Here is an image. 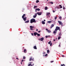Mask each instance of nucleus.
<instances>
[{
	"label": "nucleus",
	"instance_id": "1",
	"mask_svg": "<svg viewBox=\"0 0 66 66\" xmlns=\"http://www.w3.org/2000/svg\"><path fill=\"white\" fill-rule=\"evenodd\" d=\"M33 22H36V21L35 20V19H31L30 20V23H32Z\"/></svg>",
	"mask_w": 66,
	"mask_h": 66
},
{
	"label": "nucleus",
	"instance_id": "2",
	"mask_svg": "<svg viewBox=\"0 0 66 66\" xmlns=\"http://www.w3.org/2000/svg\"><path fill=\"white\" fill-rule=\"evenodd\" d=\"M55 30L57 31V30H59L60 31V27L57 26L56 27Z\"/></svg>",
	"mask_w": 66,
	"mask_h": 66
},
{
	"label": "nucleus",
	"instance_id": "3",
	"mask_svg": "<svg viewBox=\"0 0 66 66\" xmlns=\"http://www.w3.org/2000/svg\"><path fill=\"white\" fill-rule=\"evenodd\" d=\"M58 23H59V24H60L61 26H63V24L62 23V22L60 21H58Z\"/></svg>",
	"mask_w": 66,
	"mask_h": 66
},
{
	"label": "nucleus",
	"instance_id": "4",
	"mask_svg": "<svg viewBox=\"0 0 66 66\" xmlns=\"http://www.w3.org/2000/svg\"><path fill=\"white\" fill-rule=\"evenodd\" d=\"M30 30H33V28H34V26H30Z\"/></svg>",
	"mask_w": 66,
	"mask_h": 66
},
{
	"label": "nucleus",
	"instance_id": "5",
	"mask_svg": "<svg viewBox=\"0 0 66 66\" xmlns=\"http://www.w3.org/2000/svg\"><path fill=\"white\" fill-rule=\"evenodd\" d=\"M37 14H38V15H42V12H40V13L38 12L37 13Z\"/></svg>",
	"mask_w": 66,
	"mask_h": 66
},
{
	"label": "nucleus",
	"instance_id": "6",
	"mask_svg": "<svg viewBox=\"0 0 66 66\" xmlns=\"http://www.w3.org/2000/svg\"><path fill=\"white\" fill-rule=\"evenodd\" d=\"M57 30L55 29V30L53 32V33L54 34H56V32H57Z\"/></svg>",
	"mask_w": 66,
	"mask_h": 66
},
{
	"label": "nucleus",
	"instance_id": "7",
	"mask_svg": "<svg viewBox=\"0 0 66 66\" xmlns=\"http://www.w3.org/2000/svg\"><path fill=\"white\" fill-rule=\"evenodd\" d=\"M23 18V20L24 21H26V20H27V17H26L25 18Z\"/></svg>",
	"mask_w": 66,
	"mask_h": 66
},
{
	"label": "nucleus",
	"instance_id": "8",
	"mask_svg": "<svg viewBox=\"0 0 66 66\" xmlns=\"http://www.w3.org/2000/svg\"><path fill=\"white\" fill-rule=\"evenodd\" d=\"M44 39V37L41 38L40 39H39V40H40V41H43Z\"/></svg>",
	"mask_w": 66,
	"mask_h": 66
},
{
	"label": "nucleus",
	"instance_id": "9",
	"mask_svg": "<svg viewBox=\"0 0 66 66\" xmlns=\"http://www.w3.org/2000/svg\"><path fill=\"white\" fill-rule=\"evenodd\" d=\"M35 15H34L33 16V18H36V16H37V14L35 13Z\"/></svg>",
	"mask_w": 66,
	"mask_h": 66
},
{
	"label": "nucleus",
	"instance_id": "10",
	"mask_svg": "<svg viewBox=\"0 0 66 66\" xmlns=\"http://www.w3.org/2000/svg\"><path fill=\"white\" fill-rule=\"evenodd\" d=\"M54 25L53 24H52L51 25V29H52V27H54Z\"/></svg>",
	"mask_w": 66,
	"mask_h": 66
},
{
	"label": "nucleus",
	"instance_id": "11",
	"mask_svg": "<svg viewBox=\"0 0 66 66\" xmlns=\"http://www.w3.org/2000/svg\"><path fill=\"white\" fill-rule=\"evenodd\" d=\"M47 14H46V16H48V17H49V15H50V13H47Z\"/></svg>",
	"mask_w": 66,
	"mask_h": 66
},
{
	"label": "nucleus",
	"instance_id": "12",
	"mask_svg": "<svg viewBox=\"0 0 66 66\" xmlns=\"http://www.w3.org/2000/svg\"><path fill=\"white\" fill-rule=\"evenodd\" d=\"M37 33L36 32H35L34 33V36H36V35H37Z\"/></svg>",
	"mask_w": 66,
	"mask_h": 66
},
{
	"label": "nucleus",
	"instance_id": "13",
	"mask_svg": "<svg viewBox=\"0 0 66 66\" xmlns=\"http://www.w3.org/2000/svg\"><path fill=\"white\" fill-rule=\"evenodd\" d=\"M25 16H26V14H23V15L22 16V18H24Z\"/></svg>",
	"mask_w": 66,
	"mask_h": 66
},
{
	"label": "nucleus",
	"instance_id": "14",
	"mask_svg": "<svg viewBox=\"0 0 66 66\" xmlns=\"http://www.w3.org/2000/svg\"><path fill=\"white\" fill-rule=\"evenodd\" d=\"M48 3L49 4H53V3L52 2H49Z\"/></svg>",
	"mask_w": 66,
	"mask_h": 66
},
{
	"label": "nucleus",
	"instance_id": "15",
	"mask_svg": "<svg viewBox=\"0 0 66 66\" xmlns=\"http://www.w3.org/2000/svg\"><path fill=\"white\" fill-rule=\"evenodd\" d=\"M32 57H30V58L29 60V61H31V60H32Z\"/></svg>",
	"mask_w": 66,
	"mask_h": 66
},
{
	"label": "nucleus",
	"instance_id": "16",
	"mask_svg": "<svg viewBox=\"0 0 66 66\" xmlns=\"http://www.w3.org/2000/svg\"><path fill=\"white\" fill-rule=\"evenodd\" d=\"M52 22V21H48L47 22V23H51Z\"/></svg>",
	"mask_w": 66,
	"mask_h": 66
},
{
	"label": "nucleus",
	"instance_id": "17",
	"mask_svg": "<svg viewBox=\"0 0 66 66\" xmlns=\"http://www.w3.org/2000/svg\"><path fill=\"white\" fill-rule=\"evenodd\" d=\"M33 48H34V49H37V48L36 47V46H34V47H33Z\"/></svg>",
	"mask_w": 66,
	"mask_h": 66
},
{
	"label": "nucleus",
	"instance_id": "18",
	"mask_svg": "<svg viewBox=\"0 0 66 66\" xmlns=\"http://www.w3.org/2000/svg\"><path fill=\"white\" fill-rule=\"evenodd\" d=\"M42 23L43 24H45V23L44 21H42Z\"/></svg>",
	"mask_w": 66,
	"mask_h": 66
},
{
	"label": "nucleus",
	"instance_id": "19",
	"mask_svg": "<svg viewBox=\"0 0 66 66\" xmlns=\"http://www.w3.org/2000/svg\"><path fill=\"white\" fill-rule=\"evenodd\" d=\"M29 22V20H27L25 22V23H28Z\"/></svg>",
	"mask_w": 66,
	"mask_h": 66
},
{
	"label": "nucleus",
	"instance_id": "20",
	"mask_svg": "<svg viewBox=\"0 0 66 66\" xmlns=\"http://www.w3.org/2000/svg\"><path fill=\"white\" fill-rule=\"evenodd\" d=\"M47 9H48V7L47 6H46L45 8V10H47Z\"/></svg>",
	"mask_w": 66,
	"mask_h": 66
},
{
	"label": "nucleus",
	"instance_id": "21",
	"mask_svg": "<svg viewBox=\"0 0 66 66\" xmlns=\"http://www.w3.org/2000/svg\"><path fill=\"white\" fill-rule=\"evenodd\" d=\"M36 9V10H37V11H40V9L39 8Z\"/></svg>",
	"mask_w": 66,
	"mask_h": 66
},
{
	"label": "nucleus",
	"instance_id": "22",
	"mask_svg": "<svg viewBox=\"0 0 66 66\" xmlns=\"http://www.w3.org/2000/svg\"><path fill=\"white\" fill-rule=\"evenodd\" d=\"M50 36H45V37L46 38H47V37H50Z\"/></svg>",
	"mask_w": 66,
	"mask_h": 66
},
{
	"label": "nucleus",
	"instance_id": "23",
	"mask_svg": "<svg viewBox=\"0 0 66 66\" xmlns=\"http://www.w3.org/2000/svg\"><path fill=\"white\" fill-rule=\"evenodd\" d=\"M39 2V0H37L36 1V3H37Z\"/></svg>",
	"mask_w": 66,
	"mask_h": 66
},
{
	"label": "nucleus",
	"instance_id": "24",
	"mask_svg": "<svg viewBox=\"0 0 66 66\" xmlns=\"http://www.w3.org/2000/svg\"><path fill=\"white\" fill-rule=\"evenodd\" d=\"M61 66H65V65H64V64H61Z\"/></svg>",
	"mask_w": 66,
	"mask_h": 66
},
{
	"label": "nucleus",
	"instance_id": "25",
	"mask_svg": "<svg viewBox=\"0 0 66 66\" xmlns=\"http://www.w3.org/2000/svg\"><path fill=\"white\" fill-rule=\"evenodd\" d=\"M37 35L38 36H40V34H38V33H37Z\"/></svg>",
	"mask_w": 66,
	"mask_h": 66
},
{
	"label": "nucleus",
	"instance_id": "26",
	"mask_svg": "<svg viewBox=\"0 0 66 66\" xmlns=\"http://www.w3.org/2000/svg\"><path fill=\"white\" fill-rule=\"evenodd\" d=\"M26 51H27V50L24 49V52H26Z\"/></svg>",
	"mask_w": 66,
	"mask_h": 66
},
{
	"label": "nucleus",
	"instance_id": "27",
	"mask_svg": "<svg viewBox=\"0 0 66 66\" xmlns=\"http://www.w3.org/2000/svg\"><path fill=\"white\" fill-rule=\"evenodd\" d=\"M59 6H60V9H62V6H61V5H59Z\"/></svg>",
	"mask_w": 66,
	"mask_h": 66
},
{
	"label": "nucleus",
	"instance_id": "28",
	"mask_svg": "<svg viewBox=\"0 0 66 66\" xmlns=\"http://www.w3.org/2000/svg\"><path fill=\"white\" fill-rule=\"evenodd\" d=\"M32 65V64L30 63L29 64H28V66H30V65Z\"/></svg>",
	"mask_w": 66,
	"mask_h": 66
},
{
	"label": "nucleus",
	"instance_id": "29",
	"mask_svg": "<svg viewBox=\"0 0 66 66\" xmlns=\"http://www.w3.org/2000/svg\"><path fill=\"white\" fill-rule=\"evenodd\" d=\"M59 18L60 19H61V20H62V17L61 16H60L59 17Z\"/></svg>",
	"mask_w": 66,
	"mask_h": 66
},
{
	"label": "nucleus",
	"instance_id": "30",
	"mask_svg": "<svg viewBox=\"0 0 66 66\" xmlns=\"http://www.w3.org/2000/svg\"><path fill=\"white\" fill-rule=\"evenodd\" d=\"M37 7V6H35L34 7V9H35V8H36V7Z\"/></svg>",
	"mask_w": 66,
	"mask_h": 66
},
{
	"label": "nucleus",
	"instance_id": "31",
	"mask_svg": "<svg viewBox=\"0 0 66 66\" xmlns=\"http://www.w3.org/2000/svg\"><path fill=\"white\" fill-rule=\"evenodd\" d=\"M57 19V16H56L55 17V20H56Z\"/></svg>",
	"mask_w": 66,
	"mask_h": 66
},
{
	"label": "nucleus",
	"instance_id": "32",
	"mask_svg": "<svg viewBox=\"0 0 66 66\" xmlns=\"http://www.w3.org/2000/svg\"><path fill=\"white\" fill-rule=\"evenodd\" d=\"M48 32V33H51V31L49 30H48V31H47Z\"/></svg>",
	"mask_w": 66,
	"mask_h": 66
},
{
	"label": "nucleus",
	"instance_id": "33",
	"mask_svg": "<svg viewBox=\"0 0 66 66\" xmlns=\"http://www.w3.org/2000/svg\"><path fill=\"white\" fill-rule=\"evenodd\" d=\"M47 53H49V50H47Z\"/></svg>",
	"mask_w": 66,
	"mask_h": 66
},
{
	"label": "nucleus",
	"instance_id": "34",
	"mask_svg": "<svg viewBox=\"0 0 66 66\" xmlns=\"http://www.w3.org/2000/svg\"><path fill=\"white\" fill-rule=\"evenodd\" d=\"M60 38H61V37H60V36H59V37L58 38V39H60Z\"/></svg>",
	"mask_w": 66,
	"mask_h": 66
},
{
	"label": "nucleus",
	"instance_id": "35",
	"mask_svg": "<svg viewBox=\"0 0 66 66\" xmlns=\"http://www.w3.org/2000/svg\"><path fill=\"white\" fill-rule=\"evenodd\" d=\"M51 41H50L49 42H48V44H50V43H51Z\"/></svg>",
	"mask_w": 66,
	"mask_h": 66
},
{
	"label": "nucleus",
	"instance_id": "36",
	"mask_svg": "<svg viewBox=\"0 0 66 66\" xmlns=\"http://www.w3.org/2000/svg\"><path fill=\"white\" fill-rule=\"evenodd\" d=\"M61 33H60L59 34V36H61Z\"/></svg>",
	"mask_w": 66,
	"mask_h": 66
},
{
	"label": "nucleus",
	"instance_id": "37",
	"mask_svg": "<svg viewBox=\"0 0 66 66\" xmlns=\"http://www.w3.org/2000/svg\"><path fill=\"white\" fill-rule=\"evenodd\" d=\"M23 59H26V57L25 56H23Z\"/></svg>",
	"mask_w": 66,
	"mask_h": 66
},
{
	"label": "nucleus",
	"instance_id": "38",
	"mask_svg": "<svg viewBox=\"0 0 66 66\" xmlns=\"http://www.w3.org/2000/svg\"><path fill=\"white\" fill-rule=\"evenodd\" d=\"M52 43H51L50 44V46H52Z\"/></svg>",
	"mask_w": 66,
	"mask_h": 66
},
{
	"label": "nucleus",
	"instance_id": "39",
	"mask_svg": "<svg viewBox=\"0 0 66 66\" xmlns=\"http://www.w3.org/2000/svg\"><path fill=\"white\" fill-rule=\"evenodd\" d=\"M46 30L47 31H48L49 30H48V29H46Z\"/></svg>",
	"mask_w": 66,
	"mask_h": 66
},
{
	"label": "nucleus",
	"instance_id": "40",
	"mask_svg": "<svg viewBox=\"0 0 66 66\" xmlns=\"http://www.w3.org/2000/svg\"><path fill=\"white\" fill-rule=\"evenodd\" d=\"M57 9H60L59 7H57Z\"/></svg>",
	"mask_w": 66,
	"mask_h": 66
},
{
	"label": "nucleus",
	"instance_id": "41",
	"mask_svg": "<svg viewBox=\"0 0 66 66\" xmlns=\"http://www.w3.org/2000/svg\"><path fill=\"white\" fill-rule=\"evenodd\" d=\"M62 57H65V56L64 55H62Z\"/></svg>",
	"mask_w": 66,
	"mask_h": 66
},
{
	"label": "nucleus",
	"instance_id": "42",
	"mask_svg": "<svg viewBox=\"0 0 66 66\" xmlns=\"http://www.w3.org/2000/svg\"><path fill=\"white\" fill-rule=\"evenodd\" d=\"M61 47V44H59V47Z\"/></svg>",
	"mask_w": 66,
	"mask_h": 66
},
{
	"label": "nucleus",
	"instance_id": "43",
	"mask_svg": "<svg viewBox=\"0 0 66 66\" xmlns=\"http://www.w3.org/2000/svg\"><path fill=\"white\" fill-rule=\"evenodd\" d=\"M45 56H47V54H45Z\"/></svg>",
	"mask_w": 66,
	"mask_h": 66
},
{
	"label": "nucleus",
	"instance_id": "44",
	"mask_svg": "<svg viewBox=\"0 0 66 66\" xmlns=\"http://www.w3.org/2000/svg\"><path fill=\"white\" fill-rule=\"evenodd\" d=\"M46 53L45 52H44L43 53V54H45Z\"/></svg>",
	"mask_w": 66,
	"mask_h": 66
},
{
	"label": "nucleus",
	"instance_id": "45",
	"mask_svg": "<svg viewBox=\"0 0 66 66\" xmlns=\"http://www.w3.org/2000/svg\"><path fill=\"white\" fill-rule=\"evenodd\" d=\"M54 61H52L51 62V63H53V62Z\"/></svg>",
	"mask_w": 66,
	"mask_h": 66
},
{
	"label": "nucleus",
	"instance_id": "46",
	"mask_svg": "<svg viewBox=\"0 0 66 66\" xmlns=\"http://www.w3.org/2000/svg\"><path fill=\"white\" fill-rule=\"evenodd\" d=\"M32 61H34V58H33L32 59Z\"/></svg>",
	"mask_w": 66,
	"mask_h": 66
},
{
	"label": "nucleus",
	"instance_id": "47",
	"mask_svg": "<svg viewBox=\"0 0 66 66\" xmlns=\"http://www.w3.org/2000/svg\"><path fill=\"white\" fill-rule=\"evenodd\" d=\"M53 11V13H54L55 12V11H54V10Z\"/></svg>",
	"mask_w": 66,
	"mask_h": 66
},
{
	"label": "nucleus",
	"instance_id": "48",
	"mask_svg": "<svg viewBox=\"0 0 66 66\" xmlns=\"http://www.w3.org/2000/svg\"><path fill=\"white\" fill-rule=\"evenodd\" d=\"M16 59L18 60H19V59H18V58H16Z\"/></svg>",
	"mask_w": 66,
	"mask_h": 66
},
{
	"label": "nucleus",
	"instance_id": "49",
	"mask_svg": "<svg viewBox=\"0 0 66 66\" xmlns=\"http://www.w3.org/2000/svg\"><path fill=\"white\" fill-rule=\"evenodd\" d=\"M31 35H32V36H33V33H31Z\"/></svg>",
	"mask_w": 66,
	"mask_h": 66
},
{
	"label": "nucleus",
	"instance_id": "50",
	"mask_svg": "<svg viewBox=\"0 0 66 66\" xmlns=\"http://www.w3.org/2000/svg\"><path fill=\"white\" fill-rule=\"evenodd\" d=\"M40 31H38V33H40Z\"/></svg>",
	"mask_w": 66,
	"mask_h": 66
},
{
	"label": "nucleus",
	"instance_id": "51",
	"mask_svg": "<svg viewBox=\"0 0 66 66\" xmlns=\"http://www.w3.org/2000/svg\"><path fill=\"white\" fill-rule=\"evenodd\" d=\"M37 10H36V9L35 10V11H36V12H37Z\"/></svg>",
	"mask_w": 66,
	"mask_h": 66
},
{
	"label": "nucleus",
	"instance_id": "52",
	"mask_svg": "<svg viewBox=\"0 0 66 66\" xmlns=\"http://www.w3.org/2000/svg\"><path fill=\"white\" fill-rule=\"evenodd\" d=\"M23 60H22V62H23Z\"/></svg>",
	"mask_w": 66,
	"mask_h": 66
},
{
	"label": "nucleus",
	"instance_id": "53",
	"mask_svg": "<svg viewBox=\"0 0 66 66\" xmlns=\"http://www.w3.org/2000/svg\"><path fill=\"white\" fill-rule=\"evenodd\" d=\"M63 9H65V7H63Z\"/></svg>",
	"mask_w": 66,
	"mask_h": 66
},
{
	"label": "nucleus",
	"instance_id": "54",
	"mask_svg": "<svg viewBox=\"0 0 66 66\" xmlns=\"http://www.w3.org/2000/svg\"><path fill=\"white\" fill-rule=\"evenodd\" d=\"M38 31V29H37L36 30V31Z\"/></svg>",
	"mask_w": 66,
	"mask_h": 66
},
{
	"label": "nucleus",
	"instance_id": "55",
	"mask_svg": "<svg viewBox=\"0 0 66 66\" xmlns=\"http://www.w3.org/2000/svg\"><path fill=\"white\" fill-rule=\"evenodd\" d=\"M57 7H56L55 8V9H57Z\"/></svg>",
	"mask_w": 66,
	"mask_h": 66
},
{
	"label": "nucleus",
	"instance_id": "56",
	"mask_svg": "<svg viewBox=\"0 0 66 66\" xmlns=\"http://www.w3.org/2000/svg\"><path fill=\"white\" fill-rule=\"evenodd\" d=\"M44 21H46V20H44Z\"/></svg>",
	"mask_w": 66,
	"mask_h": 66
},
{
	"label": "nucleus",
	"instance_id": "57",
	"mask_svg": "<svg viewBox=\"0 0 66 66\" xmlns=\"http://www.w3.org/2000/svg\"><path fill=\"white\" fill-rule=\"evenodd\" d=\"M55 39H54V42L55 41Z\"/></svg>",
	"mask_w": 66,
	"mask_h": 66
},
{
	"label": "nucleus",
	"instance_id": "58",
	"mask_svg": "<svg viewBox=\"0 0 66 66\" xmlns=\"http://www.w3.org/2000/svg\"><path fill=\"white\" fill-rule=\"evenodd\" d=\"M24 47H23V49H24Z\"/></svg>",
	"mask_w": 66,
	"mask_h": 66
},
{
	"label": "nucleus",
	"instance_id": "59",
	"mask_svg": "<svg viewBox=\"0 0 66 66\" xmlns=\"http://www.w3.org/2000/svg\"><path fill=\"white\" fill-rule=\"evenodd\" d=\"M43 56H45V55H43Z\"/></svg>",
	"mask_w": 66,
	"mask_h": 66
},
{
	"label": "nucleus",
	"instance_id": "60",
	"mask_svg": "<svg viewBox=\"0 0 66 66\" xmlns=\"http://www.w3.org/2000/svg\"><path fill=\"white\" fill-rule=\"evenodd\" d=\"M21 64H22V62H21Z\"/></svg>",
	"mask_w": 66,
	"mask_h": 66
},
{
	"label": "nucleus",
	"instance_id": "61",
	"mask_svg": "<svg viewBox=\"0 0 66 66\" xmlns=\"http://www.w3.org/2000/svg\"><path fill=\"white\" fill-rule=\"evenodd\" d=\"M30 63H31V62H30Z\"/></svg>",
	"mask_w": 66,
	"mask_h": 66
},
{
	"label": "nucleus",
	"instance_id": "62",
	"mask_svg": "<svg viewBox=\"0 0 66 66\" xmlns=\"http://www.w3.org/2000/svg\"><path fill=\"white\" fill-rule=\"evenodd\" d=\"M32 65H34V64H33Z\"/></svg>",
	"mask_w": 66,
	"mask_h": 66
},
{
	"label": "nucleus",
	"instance_id": "63",
	"mask_svg": "<svg viewBox=\"0 0 66 66\" xmlns=\"http://www.w3.org/2000/svg\"><path fill=\"white\" fill-rule=\"evenodd\" d=\"M48 1V0H47V1Z\"/></svg>",
	"mask_w": 66,
	"mask_h": 66
},
{
	"label": "nucleus",
	"instance_id": "64",
	"mask_svg": "<svg viewBox=\"0 0 66 66\" xmlns=\"http://www.w3.org/2000/svg\"><path fill=\"white\" fill-rule=\"evenodd\" d=\"M56 39H57V38H56Z\"/></svg>",
	"mask_w": 66,
	"mask_h": 66
}]
</instances>
